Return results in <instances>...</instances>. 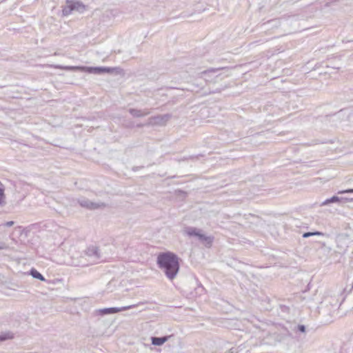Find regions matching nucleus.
Returning <instances> with one entry per match:
<instances>
[{
    "instance_id": "7",
    "label": "nucleus",
    "mask_w": 353,
    "mask_h": 353,
    "mask_svg": "<svg viewBox=\"0 0 353 353\" xmlns=\"http://www.w3.org/2000/svg\"><path fill=\"white\" fill-rule=\"evenodd\" d=\"M81 207L86 208L90 210H95L104 208L105 205L103 203H94L87 199H81L78 201Z\"/></svg>"
},
{
    "instance_id": "15",
    "label": "nucleus",
    "mask_w": 353,
    "mask_h": 353,
    "mask_svg": "<svg viewBox=\"0 0 353 353\" xmlns=\"http://www.w3.org/2000/svg\"><path fill=\"white\" fill-rule=\"evenodd\" d=\"M5 202V194H4V189L3 188V185L0 183V206L4 205Z\"/></svg>"
},
{
    "instance_id": "17",
    "label": "nucleus",
    "mask_w": 353,
    "mask_h": 353,
    "mask_svg": "<svg viewBox=\"0 0 353 353\" xmlns=\"http://www.w3.org/2000/svg\"><path fill=\"white\" fill-rule=\"evenodd\" d=\"M345 193H353V189H347L344 190H341L338 192V194H345Z\"/></svg>"
},
{
    "instance_id": "13",
    "label": "nucleus",
    "mask_w": 353,
    "mask_h": 353,
    "mask_svg": "<svg viewBox=\"0 0 353 353\" xmlns=\"http://www.w3.org/2000/svg\"><path fill=\"white\" fill-rule=\"evenodd\" d=\"M14 338V334L10 331L0 334V342Z\"/></svg>"
},
{
    "instance_id": "1",
    "label": "nucleus",
    "mask_w": 353,
    "mask_h": 353,
    "mask_svg": "<svg viewBox=\"0 0 353 353\" xmlns=\"http://www.w3.org/2000/svg\"><path fill=\"white\" fill-rule=\"evenodd\" d=\"M157 263L169 280L176 278L179 271V258L176 254L170 252L160 253Z\"/></svg>"
},
{
    "instance_id": "20",
    "label": "nucleus",
    "mask_w": 353,
    "mask_h": 353,
    "mask_svg": "<svg viewBox=\"0 0 353 353\" xmlns=\"http://www.w3.org/2000/svg\"><path fill=\"white\" fill-rule=\"evenodd\" d=\"M8 246L5 243H2L0 245V250L7 249Z\"/></svg>"
},
{
    "instance_id": "5",
    "label": "nucleus",
    "mask_w": 353,
    "mask_h": 353,
    "mask_svg": "<svg viewBox=\"0 0 353 353\" xmlns=\"http://www.w3.org/2000/svg\"><path fill=\"white\" fill-rule=\"evenodd\" d=\"M185 232L188 236H194L198 237V239L201 242L205 243L208 246H210L212 244L213 239L210 236H207L202 234L201 230H199L196 228L189 227L185 230Z\"/></svg>"
},
{
    "instance_id": "11",
    "label": "nucleus",
    "mask_w": 353,
    "mask_h": 353,
    "mask_svg": "<svg viewBox=\"0 0 353 353\" xmlns=\"http://www.w3.org/2000/svg\"><path fill=\"white\" fill-rule=\"evenodd\" d=\"M129 112L134 117H143L150 114V112L148 109L137 110L130 108Z\"/></svg>"
},
{
    "instance_id": "21",
    "label": "nucleus",
    "mask_w": 353,
    "mask_h": 353,
    "mask_svg": "<svg viewBox=\"0 0 353 353\" xmlns=\"http://www.w3.org/2000/svg\"><path fill=\"white\" fill-rule=\"evenodd\" d=\"M227 353H236V348L232 347V348H231V349L228 351V352H227Z\"/></svg>"
},
{
    "instance_id": "12",
    "label": "nucleus",
    "mask_w": 353,
    "mask_h": 353,
    "mask_svg": "<svg viewBox=\"0 0 353 353\" xmlns=\"http://www.w3.org/2000/svg\"><path fill=\"white\" fill-rule=\"evenodd\" d=\"M219 69L210 68L200 73L201 77L203 78L206 81H210L211 74L216 73Z\"/></svg>"
},
{
    "instance_id": "14",
    "label": "nucleus",
    "mask_w": 353,
    "mask_h": 353,
    "mask_svg": "<svg viewBox=\"0 0 353 353\" xmlns=\"http://www.w3.org/2000/svg\"><path fill=\"white\" fill-rule=\"evenodd\" d=\"M30 274L34 279H39L40 281H45V278L43 276V275L41 274H40L35 269H32L30 270Z\"/></svg>"
},
{
    "instance_id": "16",
    "label": "nucleus",
    "mask_w": 353,
    "mask_h": 353,
    "mask_svg": "<svg viewBox=\"0 0 353 353\" xmlns=\"http://www.w3.org/2000/svg\"><path fill=\"white\" fill-rule=\"evenodd\" d=\"M323 233L321 232H319V231L313 232H305L303 234V238H307V237H310V236H323Z\"/></svg>"
},
{
    "instance_id": "18",
    "label": "nucleus",
    "mask_w": 353,
    "mask_h": 353,
    "mask_svg": "<svg viewBox=\"0 0 353 353\" xmlns=\"http://www.w3.org/2000/svg\"><path fill=\"white\" fill-rule=\"evenodd\" d=\"M298 330L301 332H305V327L303 325H298Z\"/></svg>"
},
{
    "instance_id": "9",
    "label": "nucleus",
    "mask_w": 353,
    "mask_h": 353,
    "mask_svg": "<svg viewBox=\"0 0 353 353\" xmlns=\"http://www.w3.org/2000/svg\"><path fill=\"white\" fill-rule=\"evenodd\" d=\"M353 201V198L339 197L333 196L332 197L326 199L321 203V206L327 205L331 203H340V202H350Z\"/></svg>"
},
{
    "instance_id": "4",
    "label": "nucleus",
    "mask_w": 353,
    "mask_h": 353,
    "mask_svg": "<svg viewBox=\"0 0 353 353\" xmlns=\"http://www.w3.org/2000/svg\"><path fill=\"white\" fill-rule=\"evenodd\" d=\"M85 10V6L78 0H65V4L62 6V14L68 16L73 12L83 13Z\"/></svg>"
},
{
    "instance_id": "10",
    "label": "nucleus",
    "mask_w": 353,
    "mask_h": 353,
    "mask_svg": "<svg viewBox=\"0 0 353 353\" xmlns=\"http://www.w3.org/2000/svg\"><path fill=\"white\" fill-rule=\"evenodd\" d=\"M172 336V335L165 336L163 337L152 336L151 338V342L152 344L154 345L160 346L162 345L166 341H168L169 339H170Z\"/></svg>"
},
{
    "instance_id": "8",
    "label": "nucleus",
    "mask_w": 353,
    "mask_h": 353,
    "mask_svg": "<svg viewBox=\"0 0 353 353\" xmlns=\"http://www.w3.org/2000/svg\"><path fill=\"white\" fill-rule=\"evenodd\" d=\"M136 307V305H131L128 306L121 307H108L101 310V313L102 314H114L117 312L125 311L131 308Z\"/></svg>"
},
{
    "instance_id": "6",
    "label": "nucleus",
    "mask_w": 353,
    "mask_h": 353,
    "mask_svg": "<svg viewBox=\"0 0 353 353\" xmlns=\"http://www.w3.org/2000/svg\"><path fill=\"white\" fill-rule=\"evenodd\" d=\"M170 118H171V115L169 114L152 117L148 119L146 125H151V126L165 125L166 124V123L170 120Z\"/></svg>"
},
{
    "instance_id": "19",
    "label": "nucleus",
    "mask_w": 353,
    "mask_h": 353,
    "mask_svg": "<svg viewBox=\"0 0 353 353\" xmlns=\"http://www.w3.org/2000/svg\"><path fill=\"white\" fill-rule=\"evenodd\" d=\"M14 224V222L12 221H7L6 223H5L4 225L6 227H11Z\"/></svg>"
},
{
    "instance_id": "3",
    "label": "nucleus",
    "mask_w": 353,
    "mask_h": 353,
    "mask_svg": "<svg viewBox=\"0 0 353 353\" xmlns=\"http://www.w3.org/2000/svg\"><path fill=\"white\" fill-rule=\"evenodd\" d=\"M53 67L54 68L65 70L86 72L96 74H100L105 72L111 73L114 70V68L108 67L63 66L60 65H55Z\"/></svg>"
},
{
    "instance_id": "2",
    "label": "nucleus",
    "mask_w": 353,
    "mask_h": 353,
    "mask_svg": "<svg viewBox=\"0 0 353 353\" xmlns=\"http://www.w3.org/2000/svg\"><path fill=\"white\" fill-rule=\"evenodd\" d=\"M84 255L80 257L72 256L70 265L74 266H85L88 263H98L102 258L99 248L95 246L89 247L85 252Z\"/></svg>"
}]
</instances>
